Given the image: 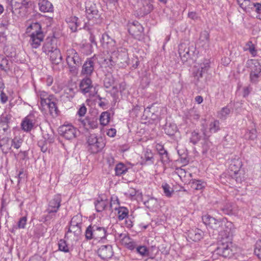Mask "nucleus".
<instances>
[{
	"label": "nucleus",
	"mask_w": 261,
	"mask_h": 261,
	"mask_svg": "<svg viewBox=\"0 0 261 261\" xmlns=\"http://www.w3.org/2000/svg\"><path fill=\"white\" fill-rule=\"evenodd\" d=\"M35 120L32 116H28L22 120L21 125L22 130L25 132H30L33 128Z\"/></svg>",
	"instance_id": "obj_19"
},
{
	"label": "nucleus",
	"mask_w": 261,
	"mask_h": 261,
	"mask_svg": "<svg viewBox=\"0 0 261 261\" xmlns=\"http://www.w3.org/2000/svg\"><path fill=\"white\" fill-rule=\"evenodd\" d=\"M44 138L45 141L49 143H53L54 141L55 138L52 131H51V134H47L46 135H44Z\"/></svg>",
	"instance_id": "obj_59"
},
{
	"label": "nucleus",
	"mask_w": 261,
	"mask_h": 261,
	"mask_svg": "<svg viewBox=\"0 0 261 261\" xmlns=\"http://www.w3.org/2000/svg\"><path fill=\"white\" fill-rule=\"evenodd\" d=\"M89 150L92 153H96L105 146V142L102 137L98 138L95 134H90L87 139Z\"/></svg>",
	"instance_id": "obj_6"
},
{
	"label": "nucleus",
	"mask_w": 261,
	"mask_h": 261,
	"mask_svg": "<svg viewBox=\"0 0 261 261\" xmlns=\"http://www.w3.org/2000/svg\"><path fill=\"white\" fill-rule=\"evenodd\" d=\"M201 136L196 131H193L191 134V136L190 138V142L193 144H197L200 140Z\"/></svg>",
	"instance_id": "obj_42"
},
{
	"label": "nucleus",
	"mask_w": 261,
	"mask_h": 261,
	"mask_svg": "<svg viewBox=\"0 0 261 261\" xmlns=\"http://www.w3.org/2000/svg\"><path fill=\"white\" fill-rule=\"evenodd\" d=\"M45 212L47 213V214L45 216V221H48L50 220H54L57 217V213L58 212L46 209L45 210Z\"/></svg>",
	"instance_id": "obj_38"
},
{
	"label": "nucleus",
	"mask_w": 261,
	"mask_h": 261,
	"mask_svg": "<svg viewBox=\"0 0 261 261\" xmlns=\"http://www.w3.org/2000/svg\"><path fill=\"white\" fill-rule=\"evenodd\" d=\"M48 55H49L50 60L53 64H58L62 61V57L59 49H55L49 53Z\"/></svg>",
	"instance_id": "obj_26"
},
{
	"label": "nucleus",
	"mask_w": 261,
	"mask_h": 261,
	"mask_svg": "<svg viewBox=\"0 0 261 261\" xmlns=\"http://www.w3.org/2000/svg\"><path fill=\"white\" fill-rule=\"evenodd\" d=\"M233 174L232 178L234 179L237 183H242V182L244 180V177L242 176L239 172H236V173L233 172Z\"/></svg>",
	"instance_id": "obj_53"
},
{
	"label": "nucleus",
	"mask_w": 261,
	"mask_h": 261,
	"mask_svg": "<svg viewBox=\"0 0 261 261\" xmlns=\"http://www.w3.org/2000/svg\"><path fill=\"white\" fill-rule=\"evenodd\" d=\"M12 119V116L10 114L6 113H3L1 117L0 122H3L5 123H10Z\"/></svg>",
	"instance_id": "obj_49"
},
{
	"label": "nucleus",
	"mask_w": 261,
	"mask_h": 261,
	"mask_svg": "<svg viewBox=\"0 0 261 261\" xmlns=\"http://www.w3.org/2000/svg\"><path fill=\"white\" fill-rule=\"evenodd\" d=\"M161 155V160L163 164H166L169 162V158L168 156V154L167 151L166 153H165L164 154H160Z\"/></svg>",
	"instance_id": "obj_60"
},
{
	"label": "nucleus",
	"mask_w": 261,
	"mask_h": 261,
	"mask_svg": "<svg viewBox=\"0 0 261 261\" xmlns=\"http://www.w3.org/2000/svg\"><path fill=\"white\" fill-rule=\"evenodd\" d=\"M247 46H248L247 49L249 50L250 53L253 56H255L256 54V50L255 49V47L252 44V42L249 41L247 43Z\"/></svg>",
	"instance_id": "obj_58"
},
{
	"label": "nucleus",
	"mask_w": 261,
	"mask_h": 261,
	"mask_svg": "<svg viewBox=\"0 0 261 261\" xmlns=\"http://www.w3.org/2000/svg\"><path fill=\"white\" fill-rule=\"evenodd\" d=\"M232 248L231 239H226L219 238L217 248L215 250L213 256L215 253L225 258H229L233 254Z\"/></svg>",
	"instance_id": "obj_2"
},
{
	"label": "nucleus",
	"mask_w": 261,
	"mask_h": 261,
	"mask_svg": "<svg viewBox=\"0 0 261 261\" xmlns=\"http://www.w3.org/2000/svg\"><path fill=\"white\" fill-rule=\"evenodd\" d=\"M31 27L34 28L36 30L30 35L29 42L33 48H37L43 41L44 35L41 31V26L39 23H35L31 25Z\"/></svg>",
	"instance_id": "obj_7"
},
{
	"label": "nucleus",
	"mask_w": 261,
	"mask_h": 261,
	"mask_svg": "<svg viewBox=\"0 0 261 261\" xmlns=\"http://www.w3.org/2000/svg\"><path fill=\"white\" fill-rule=\"evenodd\" d=\"M61 196L57 194L48 201V206L46 209L54 210L58 212L61 206Z\"/></svg>",
	"instance_id": "obj_18"
},
{
	"label": "nucleus",
	"mask_w": 261,
	"mask_h": 261,
	"mask_svg": "<svg viewBox=\"0 0 261 261\" xmlns=\"http://www.w3.org/2000/svg\"><path fill=\"white\" fill-rule=\"evenodd\" d=\"M164 190V193L167 197H170L171 196L173 191L170 186L167 184H163L162 186Z\"/></svg>",
	"instance_id": "obj_44"
},
{
	"label": "nucleus",
	"mask_w": 261,
	"mask_h": 261,
	"mask_svg": "<svg viewBox=\"0 0 261 261\" xmlns=\"http://www.w3.org/2000/svg\"><path fill=\"white\" fill-rule=\"evenodd\" d=\"M118 218L119 220H122L127 217L128 210L124 207H119L118 209Z\"/></svg>",
	"instance_id": "obj_36"
},
{
	"label": "nucleus",
	"mask_w": 261,
	"mask_h": 261,
	"mask_svg": "<svg viewBox=\"0 0 261 261\" xmlns=\"http://www.w3.org/2000/svg\"><path fill=\"white\" fill-rule=\"evenodd\" d=\"M143 31V28L138 21L134 22L129 26L128 32L133 36H139Z\"/></svg>",
	"instance_id": "obj_20"
},
{
	"label": "nucleus",
	"mask_w": 261,
	"mask_h": 261,
	"mask_svg": "<svg viewBox=\"0 0 261 261\" xmlns=\"http://www.w3.org/2000/svg\"><path fill=\"white\" fill-rule=\"evenodd\" d=\"M244 138L247 140L254 141L257 138L256 130L255 129L248 130L244 134Z\"/></svg>",
	"instance_id": "obj_37"
},
{
	"label": "nucleus",
	"mask_w": 261,
	"mask_h": 261,
	"mask_svg": "<svg viewBox=\"0 0 261 261\" xmlns=\"http://www.w3.org/2000/svg\"><path fill=\"white\" fill-rule=\"evenodd\" d=\"M22 140L19 138L15 137L13 139L11 140V146L13 147L16 149H18L22 143Z\"/></svg>",
	"instance_id": "obj_47"
},
{
	"label": "nucleus",
	"mask_w": 261,
	"mask_h": 261,
	"mask_svg": "<svg viewBox=\"0 0 261 261\" xmlns=\"http://www.w3.org/2000/svg\"><path fill=\"white\" fill-rule=\"evenodd\" d=\"M220 129V123L218 120H214L211 122L208 128H206L205 126L202 124V128L201 131L204 137V143L203 144V147L207 150L210 147L211 142L208 140V138L212 135L213 133H215Z\"/></svg>",
	"instance_id": "obj_5"
},
{
	"label": "nucleus",
	"mask_w": 261,
	"mask_h": 261,
	"mask_svg": "<svg viewBox=\"0 0 261 261\" xmlns=\"http://www.w3.org/2000/svg\"><path fill=\"white\" fill-rule=\"evenodd\" d=\"M94 57L89 58L82 66L81 74L85 76H90L94 72L95 67Z\"/></svg>",
	"instance_id": "obj_12"
},
{
	"label": "nucleus",
	"mask_w": 261,
	"mask_h": 261,
	"mask_svg": "<svg viewBox=\"0 0 261 261\" xmlns=\"http://www.w3.org/2000/svg\"><path fill=\"white\" fill-rule=\"evenodd\" d=\"M200 40L202 41H208L209 40V34L208 32L206 31H204L201 33L200 36L199 37Z\"/></svg>",
	"instance_id": "obj_57"
},
{
	"label": "nucleus",
	"mask_w": 261,
	"mask_h": 261,
	"mask_svg": "<svg viewBox=\"0 0 261 261\" xmlns=\"http://www.w3.org/2000/svg\"><path fill=\"white\" fill-rule=\"evenodd\" d=\"M224 221L223 226L220 228V230L219 231L220 238L231 239L235 229L234 225L231 222L228 221L226 218Z\"/></svg>",
	"instance_id": "obj_9"
},
{
	"label": "nucleus",
	"mask_w": 261,
	"mask_h": 261,
	"mask_svg": "<svg viewBox=\"0 0 261 261\" xmlns=\"http://www.w3.org/2000/svg\"><path fill=\"white\" fill-rule=\"evenodd\" d=\"M224 219L225 218L217 219L209 215H205L202 217L203 222L205 225L217 232L220 231V228L222 227Z\"/></svg>",
	"instance_id": "obj_8"
},
{
	"label": "nucleus",
	"mask_w": 261,
	"mask_h": 261,
	"mask_svg": "<svg viewBox=\"0 0 261 261\" xmlns=\"http://www.w3.org/2000/svg\"><path fill=\"white\" fill-rule=\"evenodd\" d=\"M178 53L184 62L187 61L192 55V53L190 51L189 47H188L185 43H181L179 45Z\"/></svg>",
	"instance_id": "obj_15"
},
{
	"label": "nucleus",
	"mask_w": 261,
	"mask_h": 261,
	"mask_svg": "<svg viewBox=\"0 0 261 261\" xmlns=\"http://www.w3.org/2000/svg\"><path fill=\"white\" fill-rule=\"evenodd\" d=\"M12 4L17 8H21L28 5V0H11Z\"/></svg>",
	"instance_id": "obj_41"
},
{
	"label": "nucleus",
	"mask_w": 261,
	"mask_h": 261,
	"mask_svg": "<svg viewBox=\"0 0 261 261\" xmlns=\"http://www.w3.org/2000/svg\"><path fill=\"white\" fill-rule=\"evenodd\" d=\"M80 88L82 92L85 94L90 92L91 89L93 88V85L89 76H85L81 81Z\"/></svg>",
	"instance_id": "obj_17"
},
{
	"label": "nucleus",
	"mask_w": 261,
	"mask_h": 261,
	"mask_svg": "<svg viewBox=\"0 0 261 261\" xmlns=\"http://www.w3.org/2000/svg\"><path fill=\"white\" fill-rule=\"evenodd\" d=\"M142 6L140 8L141 14L145 15L149 14L153 9L151 0H142Z\"/></svg>",
	"instance_id": "obj_22"
},
{
	"label": "nucleus",
	"mask_w": 261,
	"mask_h": 261,
	"mask_svg": "<svg viewBox=\"0 0 261 261\" xmlns=\"http://www.w3.org/2000/svg\"><path fill=\"white\" fill-rule=\"evenodd\" d=\"M110 113L109 112L106 111L101 113L99 118V121L101 125L103 126L107 125L110 122Z\"/></svg>",
	"instance_id": "obj_35"
},
{
	"label": "nucleus",
	"mask_w": 261,
	"mask_h": 261,
	"mask_svg": "<svg viewBox=\"0 0 261 261\" xmlns=\"http://www.w3.org/2000/svg\"><path fill=\"white\" fill-rule=\"evenodd\" d=\"M234 205L232 203L227 202L223 204L221 210L224 214L233 215L234 214Z\"/></svg>",
	"instance_id": "obj_29"
},
{
	"label": "nucleus",
	"mask_w": 261,
	"mask_h": 261,
	"mask_svg": "<svg viewBox=\"0 0 261 261\" xmlns=\"http://www.w3.org/2000/svg\"><path fill=\"white\" fill-rule=\"evenodd\" d=\"M137 252L142 256H148L149 251L145 246H140L136 248Z\"/></svg>",
	"instance_id": "obj_48"
},
{
	"label": "nucleus",
	"mask_w": 261,
	"mask_h": 261,
	"mask_svg": "<svg viewBox=\"0 0 261 261\" xmlns=\"http://www.w3.org/2000/svg\"><path fill=\"white\" fill-rule=\"evenodd\" d=\"M260 73H255L251 72L250 74V81L253 83H256L258 82Z\"/></svg>",
	"instance_id": "obj_54"
},
{
	"label": "nucleus",
	"mask_w": 261,
	"mask_h": 261,
	"mask_svg": "<svg viewBox=\"0 0 261 261\" xmlns=\"http://www.w3.org/2000/svg\"><path fill=\"white\" fill-rule=\"evenodd\" d=\"M60 134L67 140H72L77 136V129L72 125H64L59 128Z\"/></svg>",
	"instance_id": "obj_10"
},
{
	"label": "nucleus",
	"mask_w": 261,
	"mask_h": 261,
	"mask_svg": "<svg viewBox=\"0 0 261 261\" xmlns=\"http://www.w3.org/2000/svg\"><path fill=\"white\" fill-rule=\"evenodd\" d=\"M54 40L51 38H47L42 47L43 51L46 54L49 55V53L55 49H58L55 45L53 44Z\"/></svg>",
	"instance_id": "obj_24"
},
{
	"label": "nucleus",
	"mask_w": 261,
	"mask_h": 261,
	"mask_svg": "<svg viewBox=\"0 0 261 261\" xmlns=\"http://www.w3.org/2000/svg\"><path fill=\"white\" fill-rule=\"evenodd\" d=\"M81 227L82 226H73L72 225H69L68 230L65 234V238H71L72 237V234H73L75 237H79L82 232Z\"/></svg>",
	"instance_id": "obj_21"
},
{
	"label": "nucleus",
	"mask_w": 261,
	"mask_h": 261,
	"mask_svg": "<svg viewBox=\"0 0 261 261\" xmlns=\"http://www.w3.org/2000/svg\"><path fill=\"white\" fill-rule=\"evenodd\" d=\"M127 170V167L124 164L120 163L117 164L115 168V174L117 176H120L125 174Z\"/></svg>",
	"instance_id": "obj_33"
},
{
	"label": "nucleus",
	"mask_w": 261,
	"mask_h": 261,
	"mask_svg": "<svg viewBox=\"0 0 261 261\" xmlns=\"http://www.w3.org/2000/svg\"><path fill=\"white\" fill-rule=\"evenodd\" d=\"M251 72L255 73L261 72V65L257 61H255L253 62Z\"/></svg>",
	"instance_id": "obj_50"
},
{
	"label": "nucleus",
	"mask_w": 261,
	"mask_h": 261,
	"mask_svg": "<svg viewBox=\"0 0 261 261\" xmlns=\"http://www.w3.org/2000/svg\"><path fill=\"white\" fill-rule=\"evenodd\" d=\"M59 249L60 251L64 252H69V247L67 246L65 241L63 240H60L58 243Z\"/></svg>",
	"instance_id": "obj_45"
},
{
	"label": "nucleus",
	"mask_w": 261,
	"mask_h": 261,
	"mask_svg": "<svg viewBox=\"0 0 261 261\" xmlns=\"http://www.w3.org/2000/svg\"><path fill=\"white\" fill-rule=\"evenodd\" d=\"M38 5L39 10L42 12H51L53 11V6L47 0H39Z\"/></svg>",
	"instance_id": "obj_23"
},
{
	"label": "nucleus",
	"mask_w": 261,
	"mask_h": 261,
	"mask_svg": "<svg viewBox=\"0 0 261 261\" xmlns=\"http://www.w3.org/2000/svg\"><path fill=\"white\" fill-rule=\"evenodd\" d=\"M189 237L194 241L197 242L202 239L204 232L199 229H195L190 231L189 233Z\"/></svg>",
	"instance_id": "obj_27"
},
{
	"label": "nucleus",
	"mask_w": 261,
	"mask_h": 261,
	"mask_svg": "<svg viewBox=\"0 0 261 261\" xmlns=\"http://www.w3.org/2000/svg\"><path fill=\"white\" fill-rule=\"evenodd\" d=\"M153 162L154 159L151 151L147 149L141 157V165L152 164L153 163Z\"/></svg>",
	"instance_id": "obj_25"
},
{
	"label": "nucleus",
	"mask_w": 261,
	"mask_h": 261,
	"mask_svg": "<svg viewBox=\"0 0 261 261\" xmlns=\"http://www.w3.org/2000/svg\"><path fill=\"white\" fill-rule=\"evenodd\" d=\"M113 84V81L106 77L104 80V86L106 88H110Z\"/></svg>",
	"instance_id": "obj_63"
},
{
	"label": "nucleus",
	"mask_w": 261,
	"mask_h": 261,
	"mask_svg": "<svg viewBox=\"0 0 261 261\" xmlns=\"http://www.w3.org/2000/svg\"><path fill=\"white\" fill-rule=\"evenodd\" d=\"M109 203V201L107 199H103L101 198L100 200L97 199L95 202V208L97 212H102L105 210Z\"/></svg>",
	"instance_id": "obj_31"
},
{
	"label": "nucleus",
	"mask_w": 261,
	"mask_h": 261,
	"mask_svg": "<svg viewBox=\"0 0 261 261\" xmlns=\"http://www.w3.org/2000/svg\"><path fill=\"white\" fill-rule=\"evenodd\" d=\"M230 109L228 107L223 108L219 112V117L222 119H225L227 116L230 114Z\"/></svg>",
	"instance_id": "obj_40"
},
{
	"label": "nucleus",
	"mask_w": 261,
	"mask_h": 261,
	"mask_svg": "<svg viewBox=\"0 0 261 261\" xmlns=\"http://www.w3.org/2000/svg\"><path fill=\"white\" fill-rule=\"evenodd\" d=\"M107 236V230L103 227L96 224L88 226L85 231V236L87 240H101Z\"/></svg>",
	"instance_id": "obj_3"
},
{
	"label": "nucleus",
	"mask_w": 261,
	"mask_h": 261,
	"mask_svg": "<svg viewBox=\"0 0 261 261\" xmlns=\"http://www.w3.org/2000/svg\"><path fill=\"white\" fill-rule=\"evenodd\" d=\"M79 18L75 16L71 17L68 21V26L72 32H75L77 28L79 27Z\"/></svg>",
	"instance_id": "obj_34"
},
{
	"label": "nucleus",
	"mask_w": 261,
	"mask_h": 261,
	"mask_svg": "<svg viewBox=\"0 0 261 261\" xmlns=\"http://www.w3.org/2000/svg\"><path fill=\"white\" fill-rule=\"evenodd\" d=\"M87 112V108L84 105H83L77 111V114L80 116H83L85 115Z\"/></svg>",
	"instance_id": "obj_61"
},
{
	"label": "nucleus",
	"mask_w": 261,
	"mask_h": 261,
	"mask_svg": "<svg viewBox=\"0 0 261 261\" xmlns=\"http://www.w3.org/2000/svg\"><path fill=\"white\" fill-rule=\"evenodd\" d=\"M98 255L103 259L110 258L113 255L112 247L110 245L101 246L97 251Z\"/></svg>",
	"instance_id": "obj_14"
},
{
	"label": "nucleus",
	"mask_w": 261,
	"mask_h": 261,
	"mask_svg": "<svg viewBox=\"0 0 261 261\" xmlns=\"http://www.w3.org/2000/svg\"><path fill=\"white\" fill-rule=\"evenodd\" d=\"M9 123L0 122V132L3 130L4 133H6L9 128Z\"/></svg>",
	"instance_id": "obj_64"
},
{
	"label": "nucleus",
	"mask_w": 261,
	"mask_h": 261,
	"mask_svg": "<svg viewBox=\"0 0 261 261\" xmlns=\"http://www.w3.org/2000/svg\"><path fill=\"white\" fill-rule=\"evenodd\" d=\"M104 62L111 68L116 65L119 67H126L129 63L127 49L124 48H119L117 51L114 49L111 52V55L109 58L105 59Z\"/></svg>",
	"instance_id": "obj_1"
},
{
	"label": "nucleus",
	"mask_w": 261,
	"mask_h": 261,
	"mask_svg": "<svg viewBox=\"0 0 261 261\" xmlns=\"http://www.w3.org/2000/svg\"><path fill=\"white\" fill-rule=\"evenodd\" d=\"M27 221V217L24 216L21 217L18 222L17 228H24Z\"/></svg>",
	"instance_id": "obj_52"
},
{
	"label": "nucleus",
	"mask_w": 261,
	"mask_h": 261,
	"mask_svg": "<svg viewBox=\"0 0 261 261\" xmlns=\"http://www.w3.org/2000/svg\"><path fill=\"white\" fill-rule=\"evenodd\" d=\"M83 126L87 129H94L97 127L98 122L96 118L94 117H86L85 118H81L79 119Z\"/></svg>",
	"instance_id": "obj_16"
},
{
	"label": "nucleus",
	"mask_w": 261,
	"mask_h": 261,
	"mask_svg": "<svg viewBox=\"0 0 261 261\" xmlns=\"http://www.w3.org/2000/svg\"><path fill=\"white\" fill-rule=\"evenodd\" d=\"M177 127L175 125H167L165 129L166 133L169 136H172L176 132Z\"/></svg>",
	"instance_id": "obj_46"
},
{
	"label": "nucleus",
	"mask_w": 261,
	"mask_h": 261,
	"mask_svg": "<svg viewBox=\"0 0 261 261\" xmlns=\"http://www.w3.org/2000/svg\"><path fill=\"white\" fill-rule=\"evenodd\" d=\"M102 46L108 53H111L115 48L116 42L108 34L105 33L101 39Z\"/></svg>",
	"instance_id": "obj_13"
},
{
	"label": "nucleus",
	"mask_w": 261,
	"mask_h": 261,
	"mask_svg": "<svg viewBox=\"0 0 261 261\" xmlns=\"http://www.w3.org/2000/svg\"><path fill=\"white\" fill-rule=\"evenodd\" d=\"M82 219L81 216L76 215L73 216L70 222V225H72L73 226L79 225L82 226Z\"/></svg>",
	"instance_id": "obj_43"
},
{
	"label": "nucleus",
	"mask_w": 261,
	"mask_h": 261,
	"mask_svg": "<svg viewBox=\"0 0 261 261\" xmlns=\"http://www.w3.org/2000/svg\"><path fill=\"white\" fill-rule=\"evenodd\" d=\"M191 187L196 190H200L206 186V183L201 180L192 179L189 183Z\"/></svg>",
	"instance_id": "obj_30"
},
{
	"label": "nucleus",
	"mask_w": 261,
	"mask_h": 261,
	"mask_svg": "<svg viewBox=\"0 0 261 261\" xmlns=\"http://www.w3.org/2000/svg\"><path fill=\"white\" fill-rule=\"evenodd\" d=\"M53 95H49L48 98L40 100V103L42 107L48 106L49 103L51 101L54 97Z\"/></svg>",
	"instance_id": "obj_55"
},
{
	"label": "nucleus",
	"mask_w": 261,
	"mask_h": 261,
	"mask_svg": "<svg viewBox=\"0 0 261 261\" xmlns=\"http://www.w3.org/2000/svg\"><path fill=\"white\" fill-rule=\"evenodd\" d=\"M118 235L119 239L121 240L122 244L124 245V246H126L128 243L130 242L129 237L127 236L126 234L120 233L118 234Z\"/></svg>",
	"instance_id": "obj_51"
},
{
	"label": "nucleus",
	"mask_w": 261,
	"mask_h": 261,
	"mask_svg": "<svg viewBox=\"0 0 261 261\" xmlns=\"http://www.w3.org/2000/svg\"><path fill=\"white\" fill-rule=\"evenodd\" d=\"M57 99L54 96L51 101L49 103L47 108L49 110L50 114L54 117H56L58 115V108L57 106Z\"/></svg>",
	"instance_id": "obj_32"
},
{
	"label": "nucleus",
	"mask_w": 261,
	"mask_h": 261,
	"mask_svg": "<svg viewBox=\"0 0 261 261\" xmlns=\"http://www.w3.org/2000/svg\"><path fill=\"white\" fill-rule=\"evenodd\" d=\"M119 202L117 197L113 196L111 197V201L110 202V207L113 211V210H117L119 207Z\"/></svg>",
	"instance_id": "obj_39"
},
{
	"label": "nucleus",
	"mask_w": 261,
	"mask_h": 261,
	"mask_svg": "<svg viewBox=\"0 0 261 261\" xmlns=\"http://www.w3.org/2000/svg\"><path fill=\"white\" fill-rule=\"evenodd\" d=\"M66 61L70 72L76 73L79 67L82 64V59L77 52L73 48H69L66 51Z\"/></svg>",
	"instance_id": "obj_4"
},
{
	"label": "nucleus",
	"mask_w": 261,
	"mask_h": 261,
	"mask_svg": "<svg viewBox=\"0 0 261 261\" xmlns=\"http://www.w3.org/2000/svg\"><path fill=\"white\" fill-rule=\"evenodd\" d=\"M38 146L40 147L41 150L43 152H45L47 150V146L44 142L43 141H40L38 143Z\"/></svg>",
	"instance_id": "obj_62"
},
{
	"label": "nucleus",
	"mask_w": 261,
	"mask_h": 261,
	"mask_svg": "<svg viewBox=\"0 0 261 261\" xmlns=\"http://www.w3.org/2000/svg\"><path fill=\"white\" fill-rule=\"evenodd\" d=\"M7 60L4 58L3 56H0V70H5L6 66L7 65Z\"/></svg>",
	"instance_id": "obj_56"
},
{
	"label": "nucleus",
	"mask_w": 261,
	"mask_h": 261,
	"mask_svg": "<svg viewBox=\"0 0 261 261\" xmlns=\"http://www.w3.org/2000/svg\"><path fill=\"white\" fill-rule=\"evenodd\" d=\"M86 13L89 20H96L100 17L96 5L91 1L86 2Z\"/></svg>",
	"instance_id": "obj_11"
},
{
	"label": "nucleus",
	"mask_w": 261,
	"mask_h": 261,
	"mask_svg": "<svg viewBox=\"0 0 261 261\" xmlns=\"http://www.w3.org/2000/svg\"><path fill=\"white\" fill-rule=\"evenodd\" d=\"M242 166V162L240 158L233 159L231 160L229 168L234 173L239 172L240 168Z\"/></svg>",
	"instance_id": "obj_28"
}]
</instances>
